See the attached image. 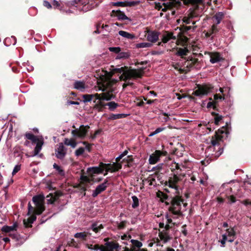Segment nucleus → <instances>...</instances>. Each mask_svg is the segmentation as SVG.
Masks as SVG:
<instances>
[{"label":"nucleus","mask_w":251,"mask_h":251,"mask_svg":"<svg viewBox=\"0 0 251 251\" xmlns=\"http://www.w3.org/2000/svg\"><path fill=\"white\" fill-rule=\"evenodd\" d=\"M44 200L45 197L43 195H38L32 198V201L35 207H33L30 202H28L27 215L30 216L27 221L25 219L23 221L25 227H31V224L36 220V215H40L45 210Z\"/></svg>","instance_id":"1"},{"label":"nucleus","mask_w":251,"mask_h":251,"mask_svg":"<svg viewBox=\"0 0 251 251\" xmlns=\"http://www.w3.org/2000/svg\"><path fill=\"white\" fill-rule=\"evenodd\" d=\"M121 163L105 164L103 162H100L99 166L89 167L87 169V173L90 177H94L95 175L102 174L104 170L106 173L104 174L106 176L108 172L111 173L119 171L122 168Z\"/></svg>","instance_id":"2"},{"label":"nucleus","mask_w":251,"mask_h":251,"mask_svg":"<svg viewBox=\"0 0 251 251\" xmlns=\"http://www.w3.org/2000/svg\"><path fill=\"white\" fill-rule=\"evenodd\" d=\"M226 127L223 126L221 129H219L216 131L214 135L212 136L211 139V146L210 148H213L214 150H216V147L218 148V150L215 152L214 154L216 158H218L223 152V148L220 146L221 142H223L222 139L223 136L222 134L226 133Z\"/></svg>","instance_id":"3"},{"label":"nucleus","mask_w":251,"mask_h":251,"mask_svg":"<svg viewBox=\"0 0 251 251\" xmlns=\"http://www.w3.org/2000/svg\"><path fill=\"white\" fill-rule=\"evenodd\" d=\"M171 205L168 208L170 212L174 215L181 216L182 213L181 211V203H183L184 200L182 196L179 194H176L174 197H171Z\"/></svg>","instance_id":"4"},{"label":"nucleus","mask_w":251,"mask_h":251,"mask_svg":"<svg viewBox=\"0 0 251 251\" xmlns=\"http://www.w3.org/2000/svg\"><path fill=\"white\" fill-rule=\"evenodd\" d=\"M144 68H141L139 70L131 69L129 70L128 73L126 74H122L119 77L121 81L126 82L127 80L136 79L137 78H141L142 77L144 73Z\"/></svg>","instance_id":"5"},{"label":"nucleus","mask_w":251,"mask_h":251,"mask_svg":"<svg viewBox=\"0 0 251 251\" xmlns=\"http://www.w3.org/2000/svg\"><path fill=\"white\" fill-rule=\"evenodd\" d=\"M181 180V178L177 175L173 174L172 176L169 177L168 180L161 181V184L164 185V187L168 186L169 188L174 189L176 190V194H179V186L177 184Z\"/></svg>","instance_id":"6"},{"label":"nucleus","mask_w":251,"mask_h":251,"mask_svg":"<svg viewBox=\"0 0 251 251\" xmlns=\"http://www.w3.org/2000/svg\"><path fill=\"white\" fill-rule=\"evenodd\" d=\"M25 137L27 139L31 141L32 143H36V147L34 150V153L32 156L37 155L42 149V146L44 144L43 139L38 138L37 136L34 135L33 133L29 132H26L25 134Z\"/></svg>","instance_id":"7"},{"label":"nucleus","mask_w":251,"mask_h":251,"mask_svg":"<svg viewBox=\"0 0 251 251\" xmlns=\"http://www.w3.org/2000/svg\"><path fill=\"white\" fill-rule=\"evenodd\" d=\"M74 130L72 131V134L75 137H78L80 139H84L89 131L90 126L88 125H81L79 128H76L75 126H72Z\"/></svg>","instance_id":"8"},{"label":"nucleus","mask_w":251,"mask_h":251,"mask_svg":"<svg viewBox=\"0 0 251 251\" xmlns=\"http://www.w3.org/2000/svg\"><path fill=\"white\" fill-rule=\"evenodd\" d=\"M112 76V75L109 74L108 76L102 81V86L103 87V91L109 90L110 91L111 93L114 91L113 87L117 83L118 80L116 79L111 78Z\"/></svg>","instance_id":"9"},{"label":"nucleus","mask_w":251,"mask_h":251,"mask_svg":"<svg viewBox=\"0 0 251 251\" xmlns=\"http://www.w3.org/2000/svg\"><path fill=\"white\" fill-rule=\"evenodd\" d=\"M197 87L198 89L193 92L192 95L198 97H202L204 95H207L213 88V87L211 85L199 84Z\"/></svg>","instance_id":"10"},{"label":"nucleus","mask_w":251,"mask_h":251,"mask_svg":"<svg viewBox=\"0 0 251 251\" xmlns=\"http://www.w3.org/2000/svg\"><path fill=\"white\" fill-rule=\"evenodd\" d=\"M200 62L198 59L193 58L192 57H188L187 59L184 62L183 65L188 69L192 68H199Z\"/></svg>","instance_id":"11"},{"label":"nucleus","mask_w":251,"mask_h":251,"mask_svg":"<svg viewBox=\"0 0 251 251\" xmlns=\"http://www.w3.org/2000/svg\"><path fill=\"white\" fill-rule=\"evenodd\" d=\"M56 156L59 159H62L64 158L66 154L67 149L64 146L63 143H61L59 144V147L56 149Z\"/></svg>","instance_id":"12"},{"label":"nucleus","mask_w":251,"mask_h":251,"mask_svg":"<svg viewBox=\"0 0 251 251\" xmlns=\"http://www.w3.org/2000/svg\"><path fill=\"white\" fill-rule=\"evenodd\" d=\"M159 32L156 31H147V40L151 43H155L158 40Z\"/></svg>","instance_id":"13"},{"label":"nucleus","mask_w":251,"mask_h":251,"mask_svg":"<svg viewBox=\"0 0 251 251\" xmlns=\"http://www.w3.org/2000/svg\"><path fill=\"white\" fill-rule=\"evenodd\" d=\"M106 247L100 246V251H114V250H117L120 247L119 244L115 242H108L106 244Z\"/></svg>","instance_id":"14"},{"label":"nucleus","mask_w":251,"mask_h":251,"mask_svg":"<svg viewBox=\"0 0 251 251\" xmlns=\"http://www.w3.org/2000/svg\"><path fill=\"white\" fill-rule=\"evenodd\" d=\"M111 16L117 17L119 20H128L130 21V19L125 15V13L120 10H113L111 13Z\"/></svg>","instance_id":"15"},{"label":"nucleus","mask_w":251,"mask_h":251,"mask_svg":"<svg viewBox=\"0 0 251 251\" xmlns=\"http://www.w3.org/2000/svg\"><path fill=\"white\" fill-rule=\"evenodd\" d=\"M210 59V61L211 63L214 64L224 60V58L221 56V54L218 52H209Z\"/></svg>","instance_id":"16"},{"label":"nucleus","mask_w":251,"mask_h":251,"mask_svg":"<svg viewBox=\"0 0 251 251\" xmlns=\"http://www.w3.org/2000/svg\"><path fill=\"white\" fill-rule=\"evenodd\" d=\"M160 153L159 150H156L153 153L150 155L149 160L150 164H154L159 160Z\"/></svg>","instance_id":"17"},{"label":"nucleus","mask_w":251,"mask_h":251,"mask_svg":"<svg viewBox=\"0 0 251 251\" xmlns=\"http://www.w3.org/2000/svg\"><path fill=\"white\" fill-rule=\"evenodd\" d=\"M176 52L175 53L176 55L180 56V57L182 59H186L185 56L187 55L188 53L189 52V50L187 48H176Z\"/></svg>","instance_id":"18"},{"label":"nucleus","mask_w":251,"mask_h":251,"mask_svg":"<svg viewBox=\"0 0 251 251\" xmlns=\"http://www.w3.org/2000/svg\"><path fill=\"white\" fill-rule=\"evenodd\" d=\"M132 69L128 68L127 66H124L122 67L121 68H115L112 70V71L109 73L110 75H113L114 74L117 73H123V74H126V73H128L129 72V70H131Z\"/></svg>","instance_id":"19"},{"label":"nucleus","mask_w":251,"mask_h":251,"mask_svg":"<svg viewBox=\"0 0 251 251\" xmlns=\"http://www.w3.org/2000/svg\"><path fill=\"white\" fill-rule=\"evenodd\" d=\"M106 189V187L104 185V184L99 185L96 187V189L93 191L92 195V197L94 198L96 197L99 194L104 191Z\"/></svg>","instance_id":"20"},{"label":"nucleus","mask_w":251,"mask_h":251,"mask_svg":"<svg viewBox=\"0 0 251 251\" xmlns=\"http://www.w3.org/2000/svg\"><path fill=\"white\" fill-rule=\"evenodd\" d=\"M165 34L163 35L162 41L164 43H167L171 39H176V36H174L172 32H165Z\"/></svg>","instance_id":"21"},{"label":"nucleus","mask_w":251,"mask_h":251,"mask_svg":"<svg viewBox=\"0 0 251 251\" xmlns=\"http://www.w3.org/2000/svg\"><path fill=\"white\" fill-rule=\"evenodd\" d=\"M18 227V225L17 223H14L12 226H3L1 230L4 233H11L10 232L14 230H16L17 227Z\"/></svg>","instance_id":"22"},{"label":"nucleus","mask_w":251,"mask_h":251,"mask_svg":"<svg viewBox=\"0 0 251 251\" xmlns=\"http://www.w3.org/2000/svg\"><path fill=\"white\" fill-rule=\"evenodd\" d=\"M224 17L225 14L223 12H218L213 16L212 19L213 21H215V24H219Z\"/></svg>","instance_id":"23"},{"label":"nucleus","mask_w":251,"mask_h":251,"mask_svg":"<svg viewBox=\"0 0 251 251\" xmlns=\"http://www.w3.org/2000/svg\"><path fill=\"white\" fill-rule=\"evenodd\" d=\"M159 237L160 239L164 242V243L167 242L171 239L169 235L168 232L165 230H163L162 231L159 232Z\"/></svg>","instance_id":"24"},{"label":"nucleus","mask_w":251,"mask_h":251,"mask_svg":"<svg viewBox=\"0 0 251 251\" xmlns=\"http://www.w3.org/2000/svg\"><path fill=\"white\" fill-rule=\"evenodd\" d=\"M119 34L128 39L133 40L136 38L135 35L134 34H131L123 30L119 31Z\"/></svg>","instance_id":"25"},{"label":"nucleus","mask_w":251,"mask_h":251,"mask_svg":"<svg viewBox=\"0 0 251 251\" xmlns=\"http://www.w3.org/2000/svg\"><path fill=\"white\" fill-rule=\"evenodd\" d=\"M128 116L127 114H111L109 115V117L108 118V120H114L119 119H122Z\"/></svg>","instance_id":"26"},{"label":"nucleus","mask_w":251,"mask_h":251,"mask_svg":"<svg viewBox=\"0 0 251 251\" xmlns=\"http://www.w3.org/2000/svg\"><path fill=\"white\" fill-rule=\"evenodd\" d=\"M74 87L75 89L80 91L84 90L86 88L85 82L80 81H76L75 82Z\"/></svg>","instance_id":"27"},{"label":"nucleus","mask_w":251,"mask_h":251,"mask_svg":"<svg viewBox=\"0 0 251 251\" xmlns=\"http://www.w3.org/2000/svg\"><path fill=\"white\" fill-rule=\"evenodd\" d=\"M226 94H223V95H220V94H216L214 95V101L218 106L219 102L225 100L226 99Z\"/></svg>","instance_id":"28"},{"label":"nucleus","mask_w":251,"mask_h":251,"mask_svg":"<svg viewBox=\"0 0 251 251\" xmlns=\"http://www.w3.org/2000/svg\"><path fill=\"white\" fill-rule=\"evenodd\" d=\"M80 180L82 181V183H91L92 181H94V177H90L89 176H86L82 174L80 177Z\"/></svg>","instance_id":"29"},{"label":"nucleus","mask_w":251,"mask_h":251,"mask_svg":"<svg viewBox=\"0 0 251 251\" xmlns=\"http://www.w3.org/2000/svg\"><path fill=\"white\" fill-rule=\"evenodd\" d=\"M211 115L214 118L215 124L216 125H219V122L222 120L223 117L222 115H220L219 114H218L215 112H211Z\"/></svg>","instance_id":"30"},{"label":"nucleus","mask_w":251,"mask_h":251,"mask_svg":"<svg viewBox=\"0 0 251 251\" xmlns=\"http://www.w3.org/2000/svg\"><path fill=\"white\" fill-rule=\"evenodd\" d=\"M131 242L132 247L130 248V249H134L135 250H136V248L140 249L142 246V242L138 240L132 239L131 240Z\"/></svg>","instance_id":"31"},{"label":"nucleus","mask_w":251,"mask_h":251,"mask_svg":"<svg viewBox=\"0 0 251 251\" xmlns=\"http://www.w3.org/2000/svg\"><path fill=\"white\" fill-rule=\"evenodd\" d=\"M102 95V99L103 100H110L112 98H114L115 97L112 94V93L110 92V91L108 90V92L107 93H104L101 94Z\"/></svg>","instance_id":"32"},{"label":"nucleus","mask_w":251,"mask_h":251,"mask_svg":"<svg viewBox=\"0 0 251 251\" xmlns=\"http://www.w3.org/2000/svg\"><path fill=\"white\" fill-rule=\"evenodd\" d=\"M157 197L160 198V201L162 202H164V201L169 199V196L166 194L160 191H158L157 193Z\"/></svg>","instance_id":"33"},{"label":"nucleus","mask_w":251,"mask_h":251,"mask_svg":"<svg viewBox=\"0 0 251 251\" xmlns=\"http://www.w3.org/2000/svg\"><path fill=\"white\" fill-rule=\"evenodd\" d=\"M106 106V103L102 101H98L94 106V109H97L99 111H101L102 108Z\"/></svg>","instance_id":"34"},{"label":"nucleus","mask_w":251,"mask_h":251,"mask_svg":"<svg viewBox=\"0 0 251 251\" xmlns=\"http://www.w3.org/2000/svg\"><path fill=\"white\" fill-rule=\"evenodd\" d=\"M82 98H83V102L86 103L91 101L94 98V96L93 94H84L82 96Z\"/></svg>","instance_id":"35"},{"label":"nucleus","mask_w":251,"mask_h":251,"mask_svg":"<svg viewBox=\"0 0 251 251\" xmlns=\"http://www.w3.org/2000/svg\"><path fill=\"white\" fill-rule=\"evenodd\" d=\"M106 106H108L109 109L110 111H114L119 105L118 103H116L114 101H110L106 103Z\"/></svg>","instance_id":"36"},{"label":"nucleus","mask_w":251,"mask_h":251,"mask_svg":"<svg viewBox=\"0 0 251 251\" xmlns=\"http://www.w3.org/2000/svg\"><path fill=\"white\" fill-rule=\"evenodd\" d=\"M196 28H197V26H186V25H183L180 27V30L183 33H185L192 29L194 31L196 29Z\"/></svg>","instance_id":"37"},{"label":"nucleus","mask_w":251,"mask_h":251,"mask_svg":"<svg viewBox=\"0 0 251 251\" xmlns=\"http://www.w3.org/2000/svg\"><path fill=\"white\" fill-rule=\"evenodd\" d=\"M76 187L79 189L81 193L84 192L83 195L85 196V192L87 190L86 184H85V183H82V181L81 180V182L77 185Z\"/></svg>","instance_id":"38"},{"label":"nucleus","mask_w":251,"mask_h":251,"mask_svg":"<svg viewBox=\"0 0 251 251\" xmlns=\"http://www.w3.org/2000/svg\"><path fill=\"white\" fill-rule=\"evenodd\" d=\"M103 228V226L102 224H100L99 226H97V224L94 223L92 225V230L96 233L99 232L100 229Z\"/></svg>","instance_id":"39"},{"label":"nucleus","mask_w":251,"mask_h":251,"mask_svg":"<svg viewBox=\"0 0 251 251\" xmlns=\"http://www.w3.org/2000/svg\"><path fill=\"white\" fill-rule=\"evenodd\" d=\"M152 46V44L151 43H141L136 45V48H150Z\"/></svg>","instance_id":"40"},{"label":"nucleus","mask_w":251,"mask_h":251,"mask_svg":"<svg viewBox=\"0 0 251 251\" xmlns=\"http://www.w3.org/2000/svg\"><path fill=\"white\" fill-rule=\"evenodd\" d=\"M207 108H212L213 110H214L216 111H219L218 105L215 103V102H214V100L209 101L208 102L207 105Z\"/></svg>","instance_id":"41"},{"label":"nucleus","mask_w":251,"mask_h":251,"mask_svg":"<svg viewBox=\"0 0 251 251\" xmlns=\"http://www.w3.org/2000/svg\"><path fill=\"white\" fill-rule=\"evenodd\" d=\"M130 56V53L129 52H120L118 54L117 58L122 59V58H128Z\"/></svg>","instance_id":"42"},{"label":"nucleus","mask_w":251,"mask_h":251,"mask_svg":"<svg viewBox=\"0 0 251 251\" xmlns=\"http://www.w3.org/2000/svg\"><path fill=\"white\" fill-rule=\"evenodd\" d=\"M218 25L214 23L209 29L213 34H215L219 31L220 28L218 27Z\"/></svg>","instance_id":"43"},{"label":"nucleus","mask_w":251,"mask_h":251,"mask_svg":"<svg viewBox=\"0 0 251 251\" xmlns=\"http://www.w3.org/2000/svg\"><path fill=\"white\" fill-rule=\"evenodd\" d=\"M50 199H48V203H50V204H52L54 202V201H55L58 196H55V195H53L52 194H50L49 195H48L47 196V198H49L50 197Z\"/></svg>","instance_id":"44"},{"label":"nucleus","mask_w":251,"mask_h":251,"mask_svg":"<svg viewBox=\"0 0 251 251\" xmlns=\"http://www.w3.org/2000/svg\"><path fill=\"white\" fill-rule=\"evenodd\" d=\"M133 203L132 204V207L133 208H136L139 205L138 198L136 196H133L132 197Z\"/></svg>","instance_id":"45"},{"label":"nucleus","mask_w":251,"mask_h":251,"mask_svg":"<svg viewBox=\"0 0 251 251\" xmlns=\"http://www.w3.org/2000/svg\"><path fill=\"white\" fill-rule=\"evenodd\" d=\"M226 231L229 237H236V232L234 228H230L226 229Z\"/></svg>","instance_id":"46"},{"label":"nucleus","mask_w":251,"mask_h":251,"mask_svg":"<svg viewBox=\"0 0 251 251\" xmlns=\"http://www.w3.org/2000/svg\"><path fill=\"white\" fill-rule=\"evenodd\" d=\"M53 168L56 169V171H58V174L61 176L64 175V171L56 163H54L53 165Z\"/></svg>","instance_id":"47"},{"label":"nucleus","mask_w":251,"mask_h":251,"mask_svg":"<svg viewBox=\"0 0 251 251\" xmlns=\"http://www.w3.org/2000/svg\"><path fill=\"white\" fill-rule=\"evenodd\" d=\"M165 129H166V127H158V128H156L155 131L151 132L149 136H154V135L158 134V133L162 132V131L164 130Z\"/></svg>","instance_id":"48"},{"label":"nucleus","mask_w":251,"mask_h":251,"mask_svg":"<svg viewBox=\"0 0 251 251\" xmlns=\"http://www.w3.org/2000/svg\"><path fill=\"white\" fill-rule=\"evenodd\" d=\"M139 3H140L139 1H126V6H129V7L135 6L138 5Z\"/></svg>","instance_id":"49"},{"label":"nucleus","mask_w":251,"mask_h":251,"mask_svg":"<svg viewBox=\"0 0 251 251\" xmlns=\"http://www.w3.org/2000/svg\"><path fill=\"white\" fill-rule=\"evenodd\" d=\"M86 236H87V234H86L85 232L76 233L75 235V238H81L82 239H85Z\"/></svg>","instance_id":"50"},{"label":"nucleus","mask_w":251,"mask_h":251,"mask_svg":"<svg viewBox=\"0 0 251 251\" xmlns=\"http://www.w3.org/2000/svg\"><path fill=\"white\" fill-rule=\"evenodd\" d=\"M8 235L12 239H14L16 241H19L21 238L20 235L18 234L17 233H9Z\"/></svg>","instance_id":"51"},{"label":"nucleus","mask_w":251,"mask_h":251,"mask_svg":"<svg viewBox=\"0 0 251 251\" xmlns=\"http://www.w3.org/2000/svg\"><path fill=\"white\" fill-rule=\"evenodd\" d=\"M108 49L110 51L118 54L121 50V49L120 47H109Z\"/></svg>","instance_id":"52"},{"label":"nucleus","mask_w":251,"mask_h":251,"mask_svg":"<svg viewBox=\"0 0 251 251\" xmlns=\"http://www.w3.org/2000/svg\"><path fill=\"white\" fill-rule=\"evenodd\" d=\"M127 223L126 221H122L120 223L118 224V229H124L126 226V224Z\"/></svg>","instance_id":"53"},{"label":"nucleus","mask_w":251,"mask_h":251,"mask_svg":"<svg viewBox=\"0 0 251 251\" xmlns=\"http://www.w3.org/2000/svg\"><path fill=\"white\" fill-rule=\"evenodd\" d=\"M84 152V149L82 147H80L77 150H76L75 151V155L76 156H79L81 155Z\"/></svg>","instance_id":"54"},{"label":"nucleus","mask_w":251,"mask_h":251,"mask_svg":"<svg viewBox=\"0 0 251 251\" xmlns=\"http://www.w3.org/2000/svg\"><path fill=\"white\" fill-rule=\"evenodd\" d=\"M112 5L115 6L125 7V6H126V1L113 2Z\"/></svg>","instance_id":"55"},{"label":"nucleus","mask_w":251,"mask_h":251,"mask_svg":"<svg viewBox=\"0 0 251 251\" xmlns=\"http://www.w3.org/2000/svg\"><path fill=\"white\" fill-rule=\"evenodd\" d=\"M82 144L85 146L86 149L88 151V152H91V146L93 145V144H89L86 141L82 142Z\"/></svg>","instance_id":"56"},{"label":"nucleus","mask_w":251,"mask_h":251,"mask_svg":"<svg viewBox=\"0 0 251 251\" xmlns=\"http://www.w3.org/2000/svg\"><path fill=\"white\" fill-rule=\"evenodd\" d=\"M134 161V158L132 155H128L126 158L123 159V161L126 162L127 163H132Z\"/></svg>","instance_id":"57"},{"label":"nucleus","mask_w":251,"mask_h":251,"mask_svg":"<svg viewBox=\"0 0 251 251\" xmlns=\"http://www.w3.org/2000/svg\"><path fill=\"white\" fill-rule=\"evenodd\" d=\"M101 132H102V129H99L97 130H96L93 134H91L90 135V137L92 139L94 140V139H95L96 138V136L100 134Z\"/></svg>","instance_id":"58"},{"label":"nucleus","mask_w":251,"mask_h":251,"mask_svg":"<svg viewBox=\"0 0 251 251\" xmlns=\"http://www.w3.org/2000/svg\"><path fill=\"white\" fill-rule=\"evenodd\" d=\"M21 169V165H17L14 168L12 174L14 176L17 173H18Z\"/></svg>","instance_id":"59"},{"label":"nucleus","mask_w":251,"mask_h":251,"mask_svg":"<svg viewBox=\"0 0 251 251\" xmlns=\"http://www.w3.org/2000/svg\"><path fill=\"white\" fill-rule=\"evenodd\" d=\"M227 199L229 200L228 203H234L236 201V199L235 197H234L233 195H231L228 197H227Z\"/></svg>","instance_id":"60"},{"label":"nucleus","mask_w":251,"mask_h":251,"mask_svg":"<svg viewBox=\"0 0 251 251\" xmlns=\"http://www.w3.org/2000/svg\"><path fill=\"white\" fill-rule=\"evenodd\" d=\"M187 16H188L189 17V18H191L192 20L193 19H194V18L197 17L198 16V15L197 14V13L195 11H194V10H193L191 12H190L188 14Z\"/></svg>","instance_id":"61"},{"label":"nucleus","mask_w":251,"mask_h":251,"mask_svg":"<svg viewBox=\"0 0 251 251\" xmlns=\"http://www.w3.org/2000/svg\"><path fill=\"white\" fill-rule=\"evenodd\" d=\"M192 19L189 18L188 16H184L182 19V21L186 24H189L191 23Z\"/></svg>","instance_id":"62"},{"label":"nucleus","mask_w":251,"mask_h":251,"mask_svg":"<svg viewBox=\"0 0 251 251\" xmlns=\"http://www.w3.org/2000/svg\"><path fill=\"white\" fill-rule=\"evenodd\" d=\"M77 143L75 139H71V141L69 143H67V146H70L73 148H75L76 146Z\"/></svg>","instance_id":"63"},{"label":"nucleus","mask_w":251,"mask_h":251,"mask_svg":"<svg viewBox=\"0 0 251 251\" xmlns=\"http://www.w3.org/2000/svg\"><path fill=\"white\" fill-rule=\"evenodd\" d=\"M230 88L228 87H224V88H220L219 91L222 93V95H223V94H225V92H227L228 93L230 91Z\"/></svg>","instance_id":"64"}]
</instances>
